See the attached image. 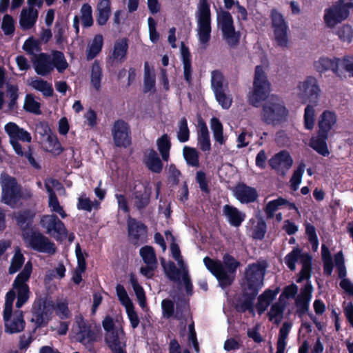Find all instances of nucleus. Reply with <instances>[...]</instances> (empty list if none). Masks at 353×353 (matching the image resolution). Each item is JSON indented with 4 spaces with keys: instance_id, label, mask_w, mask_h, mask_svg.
<instances>
[{
    "instance_id": "f257e3e1",
    "label": "nucleus",
    "mask_w": 353,
    "mask_h": 353,
    "mask_svg": "<svg viewBox=\"0 0 353 353\" xmlns=\"http://www.w3.org/2000/svg\"><path fill=\"white\" fill-rule=\"evenodd\" d=\"M32 271V265L28 261L17 276L12 288L6 295L3 319L6 332L13 334L21 332L25 321L21 308L29 299L30 291L27 284Z\"/></svg>"
},
{
    "instance_id": "f03ea898",
    "label": "nucleus",
    "mask_w": 353,
    "mask_h": 353,
    "mask_svg": "<svg viewBox=\"0 0 353 353\" xmlns=\"http://www.w3.org/2000/svg\"><path fill=\"white\" fill-rule=\"evenodd\" d=\"M285 263L292 270L295 269V264L302 265L300 276L296 279L297 283L305 281L304 288L296 299V312L301 317L307 314L309 301V255L299 248H294L285 258Z\"/></svg>"
},
{
    "instance_id": "7ed1b4c3",
    "label": "nucleus",
    "mask_w": 353,
    "mask_h": 353,
    "mask_svg": "<svg viewBox=\"0 0 353 353\" xmlns=\"http://www.w3.org/2000/svg\"><path fill=\"white\" fill-rule=\"evenodd\" d=\"M336 123L337 115L334 111L325 110L319 116L317 133L315 137L310 138V148L323 157L330 154L327 141Z\"/></svg>"
},
{
    "instance_id": "20e7f679",
    "label": "nucleus",
    "mask_w": 353,
    "mask_h": 353,
    "mask_svg": "<svg viewBox=\"0 0 353 353\" xmlns=\"http://www.w3.org/2000/svg\"><path fill=\"white\" fill-rule=\"evenodd\" d=\"M203 262L207 269L216 276L223 288L232 283L234 272L239 265V262L228 254L223 256V263L209 257L204 258Z\"/></svg>"
},
{
    "instance_id": "39448f33",
    "label": "nucleus",
    "mask_w": 353,
    "mask_h": 353,
    "mask_svg": "<svg viewBox=\"0 0 353 353\" xmlns=\"http://www.w3.org/2000/svg\"><path fill=\"white\" fill-rule=\"evenodd\" d=\"M172 256L176 261L179 269H177L173 262L165 263L162 262L165 273L170 280L172 281H180L181 279L183 282L186 291L188 294L192 292V283L188 274V267L183 261L179 246L173 243L170 247Z\"/></svg>"
},
{
    "instance_id": "423d86ee",
    "label": "nucleus",
    "mask_w": 353,
    "mask_h": 353,
    "mask_svg": "<svg viewBox=\"0 0 353 353\" xmlns=\"http://www.w3.org/2000/svg\"><path fill=\"white\" fill-rule=\"evenodd\" d=\"M195 17L199 43L201 48L205 50L211 39L212 31L210 8L207 0H199Z\"/></svg>"
},
{
    "instance_id": "0eeeda50",
    "label": "nucleus",
    "mask_w": 353,
    "mask_h": 353,
    "mask_svg": "<svg viewBox=\"0 0 353 353\" xmlns=\"http://www.w3.org/2000/svg\"><path fill=\"white\" fill-rule=\"evenodd\" d=\"M288 110L277 97H271L263 105L261 119L267 124L281 125L288 121Z\"/></svg>"
},
{
    "instance_id": "6e6552de",
    "label": "nucleus",
    "mask_w": 353,
    "mask_h": 353,
    "mask_svg": "<svg viewBox=\"0 0 353 353\" xmlns=\"http://www.w3.org/2000/svg\"><path fill=\"white\" fill-rule=\"evenodd\" d=\"M270 91V83L265 72L261 65L255 68L253 90L249 94L248 101L254 106L258 107L266 99Z\"/></svg>"
},
{
    "instance_id": "1a4fd4ad",
    "label": "nucleus",
    "mask_w": 353,
    "mask_h": 353,
    "mask_svg": "<svg viewBox=\"0 0 353 353\" xmlns=\"http://www.w3.org/2000/svg\"><path fill=\"white\" fill-rule=\"evenodd\" d=\"M1 201L14 208L18 205L21 198V188L16 179L6 172L0 174Z\"/></svg>"
},
{
    "instance_id": "9d476101",
    "label": "nucleus",
    "mask_w": 353,
    "mask_h": 353,
    "mask_svg": "<svg viewBox=\"0 0 353 353\" xmlns=\"http://www.w3.org/2000/svg\"><path fill=\"white\" fill-rule=\"evenodd\" d=\"M264 274L265 266L262 264L253 263L248 267L243 282V288L248 295L254 296L257 294L263 285Z\"/></svg>"
},
{
    "instance_id": "9b49d317",
    "label": "nucleus",
    "mask_w": 353,
    "mask_h": 353,
    "mask_svg": "<svg viewBox=\"0 0 353 353\" xmlns=\"http://www.w3.org/2000/svg\"><path fill=\"white\" fill-rule=\"evenodd\" d=\"M351 8H353L352 2L337 0L325 10L323 16L325 23L328 28H334L348 18Z\"/></svg>"
},
{
    "instance_id": "f8f14e48",
    "label": "nucleus",
    "mask_w": 353,
    "mask_h": 353,
    "mask_svg": "<svg viewBox=\"0 0 353 353\" xmlns=\"http://www.w3.org/2000/svg\"><path fill=\"white\" fill-rule=\"evenodd\" d=\"M217 26L221 30L223 39L232 47L236 46L239 41L240 34L235 30L232 15L227 11L217 13Z\"/></svg>"
},
{
    "instance_id": "ddd939ff",
    "label": "nucleus",
    "mask_w": 353,
    "mask_h": 353,
    "mask_svg": "<svg viewBox=\"0 0 353 353\" xmlns=\"http://www.w3.org/2000/svg\"><path fill=\"white\" fill-rule=\"evenodd\" d=\"M23 236L28 246L34 250L50 254L55 252L54 243L39 232L28 230L23 232Z\"/></svg>"
},
{
    "instance_id": "4468645a",
    "label": "nucleus",
    "mask_w": 353,
    "mask_h": 353,
    "mask_svg": "<svg viewBox=\"0 0 353 353\" xmlns=\"http://www.w3.org/2000/svg\"><path fill=\"white\" fill-rule=\"evenodd\" d=\"M37 132L41 135L40 141L45 150L54 154H59L63 151L57 136L51 132L47 125H38Z\"/></svg>"
},
{
    "instance_id": "2eb2a0df",
    "label": "nucleus",
    "mask_w": 353,
    "mask_h": 353,
    "mask_svg": "<svg viewBox=\"0 0 353 353\" xmlns=\"http://www.w3.org/2000/svg\"><path fill=\"white\" fill-rule=\"evenodd\" d=\"M74 323L73 330L77 340L87 348H90L97 339L95 333L91 330L90 327L81 315L75 317Z\"/></svg>"
},
{
    "instance_id": "dca6fc26",
    "label": "nucleus",
    "mask_w": 353,
    "mask_h": 353,
    "mask_svg": "<svg viewBox=\"0 0 353 353\" xmlns=\"http://www.w3.org/2000/svg\"><path fill=\"white\" fill-rule=\"evenodd\" d=\"M41 224L46 230V232L57 239L67 236V230L63 223L55 215H45L41 219Z\"/></svg>"
},
{
    "instance_id": "f3484780",
    "label": "nucleus",
    "mask_w": 353,
    "mask_h": 353,
    "mask_svg": "<svg viewBox=\"0 0 353 353\" xmlns=\"http://www.w3.org/2000/svg\"><path fill=\"white\" fill-rule=\"evenodd\" d=\"M112 134L117 147L126 148L130 144V130L127 123L119 120L114 122Z\"/></svg>"
},
{
    "instance_id": "a211bd4d",
    "label": "nucleus",
    "mask_w": 353,
    "mask_h": 353,
    "mask_svg": "<svg viewBox=\"0 0 353 353\" xmlns=\"http://www.w3.org/2000/svg\"><path fill=\"white\" fill-rule=\"evenodd\" d=\"M128 236L134 244H141L146 241L147 229L144 224L130 217L128 219Z\"/></svg>"
},
{
    "instance_id": "6ab92c4d",
    "label": "nucleus",
    "mask_w": 353,
    "mask_h": 353,
    "mask_svg": "<svg viewBox=\"0 0 353 353\" xmlns=\"http://www.w3.org/2000/svg\"><path fill=\"white\" fill-rule=\"evenodd\" d=\"M58 181L54 179H48L45 181V187L49 194L48 206L52 212L57 213L62 219L67 216V214L64 211L63 207L60 205L59 201L53 192V188L59 185Z\"/></svg>"
},
{
    "instance_id": "aec40b11",
    "label": "nucleus",
    "mask_w": 353,
    "mask_h": 353,
    "mask_svg": "<svg viewBox=\"0 0 353 353\" xmlns=\"http://www.w3.org/2000/svg\"><path fill=\"white\" fill-rule=\"evenodd\" d=\"M105 341L112 353H127L126 339L122 327L117 332L105 334Z\"/></svg>"
},
{
    "instance_id": "412c9836",
    "label": "nucleus",
    "mask_w": 353,
    "mask_h": 353,
    "mask_svg": "<svg viewBox=\"0 0 353 353\" xmlns=\"http://www.w3.org/2000/svg\"><path fill=\"white\" fill-rule=\"evenodd\" d=\"M314 66L316 71L320 73H323L326 71H332V73L334 74L336 77H341L342 70L340 69V62L339 57H320L318 61L314 63Z\"/></svg>"
},
{
    "instance_id": "4be33fe9",
    "label": "nucleus",
    "mask_w": 353,
    "mask_h": 353,
    "mask_svg": "<svg viewBox=\"0 0 353 353\" xmlns=\"http://www.w3.org/2000/svg\"><path fill=\"white\" fill-rule=\"evenodd\" d=\"M128 50V41L127 39L121 38L116 40L108 56V61L112 64L123 63L126 59Z\"/></svg>"
},
{
    "instance_id": "5701e85b",
    "label": "nucleus",
    "mask_w": 353,
    "mask_h": 353,
    "mask_svg": "<svg viewBox=\"0 0 353 353\" xmlns=\"http://www.w3.org/2000/svg\"><path fill=\"white\" fill-rule=\"evenodd\" d=\"M292 163L293 161L289 153L285 151L275 154L269 161L271 168L283 175L291 168Z\"/></svg>"
},
{
    "instance_id": "b1692460",
    "label": "nucleus",
    "mask_w": 353,
    "mask_h": 353,
    "mask_svg": "<svg viewBox=\"0 0 353 353\" xmlns=\"http://www.w3.org/2000/svg\"><path fill=\"white\" fill-rule=\"evenodd\" d=\"M32 62L35 72L41 76H47L53 71L50 54L40 52L38 56L32 58Z\"/></svg>"
},
{
    "instance_id": "393cba45",
    "label": "nucleus",
    "mask_w": 353,
    "mask_h": 353,
    "mask_svg": "<svg viewBox=\"0 0 353 353\" xmlns=\"http://www.w3.org/2000/svg\"><path fill=\"white\" fill-rule=\"evenodd\" d=\"M234 194L235 197L242 203L254 202L258 197L256 189L244 183L237 185L234 188Z\"/></svg>"
},
{
    "instance_id": "a878e982",
    "label": "nucleus",
    "mask_w": 353,
    "mask_h": 353,
    "mask_svg": "<svg viewBox=\"0 0 353 353\" xmlns=\"http://www.w3.org/2000/svg\"><path fill=\"white\" fill-rule=\"evenodd\" d=\"M5 131L8 134L10 141L21 140L30 143L32 140L29 132L23 128H19L16 123L10 122L4 127Z\"/></svg>"
},
{
    "instance_id": "bb28decb",
    "label": "nucleus",
    "mask_w": 353,
    "mask_h": 353,
    "mask_svg": "<svg viewBox=\"0 0 353 353\" xmlns=\"http://www.w3.org/2000/svg\"><path fill=\"white\" fill-rule=\"evenodd\" d=\"M38 10L37 8L28 7L23 8L20 14L19 24L23 30H29L36 23L38 18Z\"/></svg>"
},
{
    "instance_id": "cd10ccee",
    "label": "nucleus",
    "mask_w": 353,
    "mask_h": 353,
    "mask_svg": "<svg viewBox=\"0 0 353 353\" xmlns=\"http://www.w3.org/2000/svg\"><path fill=\"white\" fill-rule=\"evenodd\" d=\"M223 212L228 222L234 227H239L245 219L244 213L232 205H224Z\"/></svg>"
},
{
    "instance_id": "c85d7f7f",
    "label": "nucleus",
    "mask_w": 353,
    "mask_h": 353,
    "mask_svg": "<svg viewBox=\"0 0 353 353\" xmlns=\"http://www.w3.org/2000/svg\"><path fill=\"white\" fill-rule=\"evenodd\" d=\"M103 45V38L101 34H97L90 41L86 48V58L92 60L96 57L101 51Z\"/></svg>"
},
{
    "instance_id": "c756f323",
    "label": "nucleus",
    "mask_w": 353,
    "mask_h": 353,
    "mask_svg": "<svg viewBox=\"0 0 353 353\" xmlns=\"http://www.w3.org/2000/svg\"><path fill=\"white\" fill-rule=\"evenodd\" d=\"M320 92L321 89L317 85L316 79L310 77V130L314 123V109L313 106L316 105Z\"/></svg>"
},
{
    "instance_id": "7c9ffc66",
    "label": "nucleus",
    "mask_w": 353,
    "mask_h": 353,
    "mask_svg": "<svg viewBox=\"0 0 353 353\" xmlns=\"http://www.w3.org/2000/svg\"><path fill=\"white\" fill-rule=\"evenodd\" d=\"M97 23L100 26L105 25L111 13V3L110 0H101L97 4Z\"/></svg>"
},
{
    "instance_id": "2f4dec72",
    "label": "nucleus",
    "mask_w": 353,
    "mask_h": 353,
    "mask_svg": "<svg viewBox=\"0 0 353 353\" xmlns=\"http://www.w3.org/2000/svg\"><path fill=\"white\" fill-rule=\"evenodd\" d=\"M144 161L148 169L154 172L159 173L163 168L161 161L154 150L145 152Z\"/></svg>"
},
{
    "instance_id": "473e14b6",
    "label": "nucleus",
    "mask_w": 353,
    "mask_h": 353,
    "mask_svg": "<svg viewBox=\"0 0 353 353\" xmlns=\"http://www.w3.org/2000/svg\"><path fill=\"white\" fill-rule=\"evenodd\" d=\"M279 292V288L275 290H266L259 297L256 309L259 314H262L267 309Z\"/></svg>"
},
{
    "instance_id": "72a5a7b5",
    "label": "nucleus",
    "mask_w": 353,
    "mask_h": 353,
    "mask_svg": "<svg viewBox=\"0 0 353 353\" xmlns=\"http://www.w3.org/2000/svg\"><path fill=\"white\" fill-rule=\"evenodd\" d=\"M198 145L204 152L210 150L211 143L209 131L206 124L204 123H200L199 125Z\"/></svg>"
},
{
    "instance_id": "f704fd0d",
    "label": "nucleus",
    "mask_w": 353,
    "mask_h": 353,
    "mask_svg": "<svg viewBox=\"0 0 353 353\" xmlns=\"http://www.w3.org/2000/svg\"><path fill=\"white\" fill-rule=\"evenodd\" d=\"M51 63L53 67L59 72H63L68 68V63L63 52L57 50H52L50 53Z\"/></svg>"
},
{
    "instance_id": "c9c22d12",
    "label": "nucleus",
    "mask_w": 353,
    "mask_h": 353,
    "mask_svg": "<svg viewBox=\"0 0 353 353\" xmlns=\"http://www.w3.org/2000/svg\"><path fill=\"white\" fill-rule=\"evenodd\" d=\"M210 128L213 133L214 140L223 145L227 140V137L223 134V128L221 121L216 117L210 119Z\"/></svg>"
},
{
    "instance_id": "e433bc0d",
    "label": "nucleus",
    "mask_w": 353,
    "mask_h": 353,
    "mask_svg": "<svg viewBox=\"0 0 353 353\" xmlns=\"http://www.w3.org/2000/svg\"><path fill=\"white\" fill-rule=\"evenodd\" d=\"M155 89V74L154 70L150 68L149 63L144 64V87L145 92L154 91Z\"/></svg>"
},
{
    "instance_id": "4c0bfd02",
    "label": "nucleus",
    "mask_w": 353,
    "mask_h": 353,
    "mask_svg": "<svg viewBox=\"0 0 353 353\" xmlns=\"http://www.w3.org/2000/svg\"><path fill=\"white\" fill-rule=\"evenodd\" d=\"M102 77V68L100 63L98 61H95L91 67L90 83L96 90H99L101 88Z\"/></svg>"
},
{
    "instance_id": "58836bf2",
    "label": "nucleus",
    "mask_w": 353,
    "mask_h": 353,
    "mask_svg": "<svg viewBox=\"0 0 353 353\" xmlns=\"http://www.w3.org/2000/svg\"><path fill=\"white\" fill-rule=\"evenodd\" d=\"M158 150L159 151L162 159L168 161L170 157V150L171 147L170 140L168 134H165L157 140Z\"/></svg>"
},
{
    "instance_id": "ea45409f",
    "label": "nucleus",
    "mask_w": 353,
    "mask_h": 353,
    "mask_svg": "<svg viewBox=\"0 0 353 353\" xmlns=\"http://www.w3.org/2000/svg\"><path fill=\"white\" fill-rule=\"evenodd\" d=\"M29 85L34 89L41 92L46 97H50L53 94V88L52 85L43 79H32Z\"/></svg>"
},
{
    "instance_id": "a19ab883",
    "label": "nucleus",
    "mask_w": 353,
    "mask_h": 353,
    "mask_svg": "<svg viewBox=\"0 0 353 353\" xmlns=\"http://www.w3.org/2000/svg\"><path fill=\"white\" fill-rule=\"evenodd\" d=\"M181 50L183 58L184 78L188 82L190 83L192 79L190 54L188 49L185 48L183 43L181 45Z\"/></svg>"
},
{
    "instance_id": "79ce46f5",
    "label": "nucleus",
    "mask_w": 353,
    "mask_h": 353,
    "mask_svg": "<svg viewBox=\"0 0 353 353\" xmlns=\"http://www.w3.org/2000/svg\"><path fill=\"white\" fill-rule=\"evenodd\" d=\"M23 50L28 55L35 57V56H38V53L41 50L40 41L34 37H30L24 42L23 45Z\"/></svg>"
},
{
    "instance_id": "37998d69",
    "label": "nucleus",
    "mask_w": 353,
    "mask_h": 353,
    "mask_svg": "<svg viewBox=\"0 0 353 353\" xmlns=\"http://www.w3.org/2000/svg\"><path fill=\"white\" fill-rule=\"evenodd\" d=\"M291 328V324L288 323H284L280 329L279 334V339L277 341V350L276 353H284L286 340Z\"/></svg>"
},
{
    "instance_id": "c03bdc74",
    "label": "nucleus",
    "mask_w": 353,
    "mask_h": 353,
    "mask_svg": "<svg viewBox=\"0 0 353 353\" xmlns=\"http://www.w3.org/2000/svg\"><path fill=\"white\" fill-rule=\"evenodd\" d=\"M183 155L188 165L195 168L199 166V152L195 148L185 146L183 149Z\"/></svg>"
},
{
    "instance_id": "a18cd8bd",
    "label": "nucleus",
    "mask_w": 353,
    "mask_h": 353,
    "mask_svg": "<svg viewBox=\"0 0 353 353\" xmlns=\"http://www.w3.org/2000/svg\"><path fill=\"white\" fill-rule=\"evenodd\" d=\"M285 302H280L279 300L278 303H274L270 309L268 313L270 320L274 323L279 324L282 318L283 314V310L285 306Z\"/></svg>"
},
{
    "instance_id": "49530a36",
    "label": "nucleus",
    "mask_w": 353,
    "mask_h": 353,
    "mask_svg": "<svg viewBox=\"0 0 353 353\" xmlns=\"http://www.w3.org/2000/svg\"><path fill=\"white\" fill-rule=\"evenodd\" d=\"M267 231V225L262 219L252 221V236L254 239L262 240Z\"/></svg>"
},
{
    "instance_id": "de8ad7c7",
    "label": "nucleus",
    "mask_w": 353,
    "mask_h": 353,
    "mask_svg": "<svg viewBox=\"0 0 353 353\" xmlns=\"http://www.w3.org/2000/svg\"><path fill=\"white\" fill-rule=\"evenodd\" d=\"M100 203L96 200L91 201L85 194H82L78 199L77 208L79 210L91 212L93 209H98Z\"/></svg>"
},
{
    "instance_id": "09e8293b",
    "label": "nucleus",
    "mask_w": 353,
    "mask_h": 353,
    "mask_svg": "<svg viewBox=\"0 0 353 353\" xmlns=\"http://www.w3.org/2000/svg\"><path fill=\"white\" fill-rule=\"evenodd\" d=\"M288 203V202L287 200L281 197L269 201L265 209V212L268 218H273L274 212L279 210L282 206L286 205Z\"/></svg>"
},
{
    "instance_id": "8fccbe9b",
    "label": "nucleus",
    "mask_w": 353,
    "mask_h": 353,
    "mask_svg": "<svg viewBox=\"0 0 353 353\" xmlns=\"http://www.w3.org/2000/svg\"><path fill=\"white\" fill-rule=\"evenodd\" d=\"M140 255L144 261L148 265H157V260L154 249L151 246H144L140 250Z\"/></svg>"
},
{
    "instance_id": "3c124183",
    "label": "nucleus",
    "mask_w": 353,
    "mask_h": 353,
    "mask_svg": "<svg viewBox=\"0 0 353 353\" xmlns=\"http://www.w3.org/2000/svg\"><path fill=\"white\" fill-rule=\"evenodd\" d=\"M178 140L181 143L187 142L190 138V130L188 125L187 119L185 117L181 118L178 123L176 130Z\"/></svg>"
},
{
    "instance_id": "603ef678",
    "label": "nucleus",
    "mask_w": 353,
    "mask_h": 353,
    "mask_svg": "<svg viewBox=\"0 0 353 353\" xmlns=\"http://www.w3.org/2000/svg\"><path fill=\"white\" fill-rule=\"evenodd\" d=\"M309 332V324L303 323L299 330V339L302 342L299 353H307L309 348L307 334Z\"/></svg>"
},
{
    "instance_id": "864d4df0",
    "label": "nucleus",
    "mask_w": 353,
    "mask_h": 353,
    "mask_svg": "<svg viewBox=\"0 0 353 353\" xmlns=\"http://www.w3.org/2000/svg\"><path fill=\"white\" fill-rule=\"evenodd\" d=\"M214 93L217 102L223 109L227 110L231 107L232 103V97L231 95L227 94L224 89L218 90Z\"/></svg>"
},
{
    "instance_id": "5fc2aeb1",
    "label": "nucleus",
    "mask_w": 353,
    "mask_h": 353,
    "mask_svg": "<svg viewBox=\"0 0 353 353\" xmlns=\"http://www.w3.org/2000/svg\"><path fill=\"white\" fill-rule=\"evenodd\" d=\"M40 103L32 94H27L25 99L24 108L26 110L34 114H40Z\"/></svg>"
},
{
    "instance_id": "6e6d98bb",
    "label": "nucleus",
    "mask_w": 353,
    "mask_h": 353,
    "mask_svg": "<svg viewBox=\"0 0 353 353\" xmlns=\"http://www.w3.org/2000/svg\"><path fill=\"white\" fill-rule=\"evenodd\" d=\"M81 19L84 27H90L93 23L92 7L85 3L82 6L81 10Z\"/></svg>"
},
{
    "instance_id": "4d7b16f0",
    "label": "nucleus",
    "mask_w": 353,
    "mask_h": 353,
    "mask_svg": "<svg viewBox=\"0 0 353 353\" xmlns=\"http://www.w3.org/2000/svg\"><path fill=\"white\" fill-rule=\"evenodd\" d=\"M130 283L135 292L140 306L142 308H144L146 305V299L143 288L139 284L137 279L134 277H131Z\"/></svg>"
},
{
    "instance_id": "13d9d810",
    "label": "nucleus",
    "mask_w": 353,
    "mask_h": 353,
    "mask_svg": "<svg viewBox=\"0 0 353 353\" xmlns=\"http://www.w3.org/2000/svg\"><path fill=\"white\" fill-rule=\"evenodd\" d=\"M116 292L119 301L125 307V310L134 307L131 299L123 285H117Z\"/></svg>"
},
{
    "instance_id": "bf43d9fd",
    "label": "nucleus",
    "mask_w": 353,
    "mask_h": 353,
    "mask_svg": "<svg viewBox=\"0 0 353 353\" xmlns=\"http://www.w3.org/2000/svg\"><path fill=\"white\" fill-rule=\"evenodd\" d=\"M133 199L134 203L137 208H143L149 203L150 192H148L145 188L144 189L143 192H135Z\"/></svg>"
},
{
    "instance_id": "052dcab7",
    "label": "nucleus",
    "mask_w": 353,
    "mask_h": 353,
    "mask_svg": "<svg viewBox=\"0 0 353 353\" xmlns=\"http://www.w3.org/2000/svg\"><path fill=\"white\" fill-rule=\"evenodd\" d=\"M24 263V257L21 253L19 248L16 250L15 254L13 256L11 261V265L9 268V272L10 274H14L21 268Z\"/></svg>"
},
{
    "instance_id": "680f3d73",
    "label": "nucleus",
    "mask_w": 353,
    "mask_h": 353,
    "mask_svg": "<svg viewBox=\"0 0 353 353\" xmlns=\"http://www.w3.org/2000/svg\"><path fill=\"white\" fill-rule=\"evenodd\" d=\"M54 311L56 314L62 319H68L71 316V312L66 301H58L54 306Z\"/></svg>"
},
{
    "instance_id": "e2e57ef3",
    "label": "nucleus",
    "mask_w": 353,
    "mask_h": 353,
    "mask_svg": "<svg viewBox=\"0 0 353 353\" xmlns=\"http://www.w3.org/2000/svg\"><path fill=\"white\" fill-rule=\"evenodd\" d=\"M211 85L214 92L224 89L223 76L221 72L218 70H214L212 72Z\"/></svg>"
},
{
    "instance_id": "0e129e2a",
    "label": "nucleus",
    "mask_w": 353,
    "mask_h": 353,
    "mask_svg": "<svg viewBox=\"0 0 353 353\" xmlns=\"http://www.w3.org/2000/svg\"><path fill=\"white\" fill-rule=\"evenodd\" d=\"M272 26L274 30L277 29L288 28V26L283 16L276 10H272L271 13Z\"/></svg>"
},
{
    "instance_id": "69168bd1",
    "label": "nucleus",
    "mask_w": 353,
    "mask_h": 353,
    "mask_svg": "<svg viewBox=\"0 0 353 353\" xmlns=\"http://www.w3.org/2000/svg\"><path fill=\"white\" fill-rule=\"evenodd\" d=\"M288 28L277 29L274 30V39L277 45L285 48L288 46Z\"/></svg>"
},
{
    "instance_id": "338daca9",
    "label": "nucleus",
    "mask_w": 353,
    "mask_h": 353,
    "mask_svg": "<svg viewBox=\"0 0 353 353\" xmlns=\"http://www.w3.org/2000/svg\"><path fill=\"white\" fill-rule=\"evenodd\" d=\"M340 66L347 72L349 77H353V55H345L339 58Z\"/></svg>"
},
{
    "instance_id": "774afa93",
    "label": "nucleus",
    "mask_w": 353,
    "mask_h": 353,
    "mask_svg": "<svg viewBox=\"0 0 353 353\" xmlns=\"http://www.w3.org/2000/svg\"><path fill=\"white\" fill-rule=\"evenodd\" d=\"M337 34L342 41L350 43L353 37V30L350 25H343L338 30Z\"/></svg>"
}]
</instances>
